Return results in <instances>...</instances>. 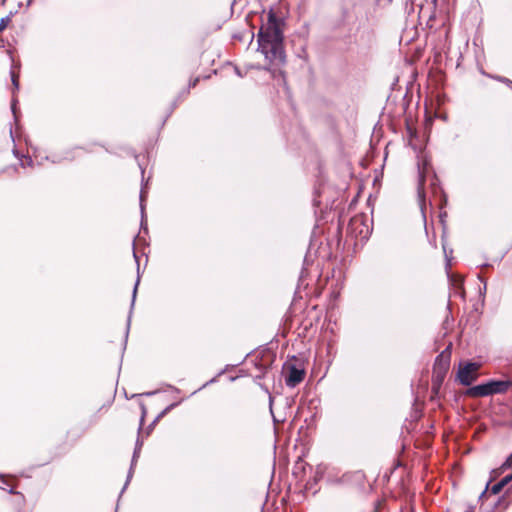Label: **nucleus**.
I'll list each match as a JSON object with an SVG mask.
<instances>
[{"label": "nucleus", "mask_w": 512, "mask_h": 512, "mask_svg": "<svg viewBox=\"0 0 512 512\" xmlns=\"http://www.w3.org/2000/svg\"><path fill=\"white\" fill-rule=\"evenodd\" d=\"M12 82H13V85L16 89H18L19 87V82H18V78L17 76L15 75V73H12Z\"/></svg>", "instance_id": "nucleus-12"}, {"label": "nucleus", "mask_w": 512, "mask_h": 512, "mask_svg": "<svg viewBox=\"0 0 512 512\" xmlns=\"http://www.w3.org/2000/svg\"><path fill=\"white\" fill-rule=\"evenodd\" d=\"M417 167H418V174H419L417 194H418V199L420 202L421 209L423 210V206H424V202H425L424 182L429 173V168H430V161L423 152H421L418 155Z\"/></svg>", "instance_id": "nucleus-3"}, {"label": "nucleus", "mask_w": 512, "mask_h": 512, "mask_svg": "<svg viewBox=\"0 0 512 512\" xmlns=\"http://www.w3.org/2000/svg\"><path fill=\"white\" fill-rule=\"evenodd\" d=\"M512 386L510 380H492L484 384L473 386L467 394L471 397H484L506 392Z\"/></svg>", "instance_id": "nucleus-2"}, {"label": "nucleus", "mask_w": 512, "mask_h": 512, "mask_svg": "<svg viewBox=\"0 0 512 512\" xmlns=\"http://www.w3.org/2000/svg\"><path fill=\"white\" fill-rule=\"evenodd\" d=\"M137 282H139V280H138ZM137 286H138V283H136V285H135V287H134V290H133V299H132V302H134L135 297H136Z\"/></svg>", "instance_id": "nucleus-14"}, {"label": "nucleus", "mask_w": 512, "mask_h": 512, "mask_svg": "<svg viewBox=\"0 0 512 512\" xmlns=\"http://www.w3.org/2000/svg\"><path fill=\"white\" fill-rule=\"evenodd\" d=\"M510 466L509 464V461L507 460L500 468V470H505L506 468H508Z\"/></svg>", "instance_id": "nucleus-15"}, {"label": "nucleus", "mask_w": 512, "mask_h": 512, "mask_svg": "<svg viewBox=\"0 0 512 512\" xmlns=\"http://www.w3.org/2000/svg\"><path fill=\"white\" fill-rule=\"evenodd\" d=\"M15 107H16V101L13 100V102H12V110H13L14 114H15Z\"/></svg>", "instance_id": "nucleus-16"}, {"label": "nucleus", "mask_w": 512, "mask_h": 512, "mask_svg": "<svg viewBox=\"0 0 512 512\" xmlns=\"http://www.w3.org/2000/svg\"><path fill=\"white\" fill-rule=\"evenodd\" d=\"M479 369L480 364L476 362H468L460 365L457 379L462 385L469 386L477 379Z\"/></svg>", "instance_id": "nucleus-4"}, {"label": "nucleus", "mask_w": 512, "mask_h": 512, "mask_svg": "<svg viewBox=\"0 0 512 512\" xmlns=\"http://www.w3.org/2000/svg\"><path fill=\"white\" fill-rule=\"evenodd\" d=\"M9 22V17H4L0 20V32H2L8 26Z\"/></svg>", "instance_id": "nucleus-9"}, {"label": "nucleus", "mask_w": 512, "mask_h": 512, "mask_svg": "<svg viewBox=\"0 0 512 512\" xmlns=\"http://www.w3.org/2000/svg\"><path fill=\"white\" fill-rule=\"evenodd\" d=\"M141 446H142V442H140L138 439L137 444H136V449L134 451L133 459H135L137 457L138 451L140 450Z\"/></svg>", "instance_id": "nucleus-11"}, {"label": "nucleus", "mask_w": 512, "mask_h": 512, "mask_svg": "<svg viewBox=\"0 0 512 512\" xmlns=\"http://www.w3.org/2000/svg\"><path fill=\"white\" fill-rule=\"evenodd\" d=\"M450 364V354L446 353V351L442 352L439 356H437L435 364H434V373L439 378V381L442 380L446 371L449 368Z\"/></svg>", "instance_id": "nucleus-7"}, {"label": "nucleus", "mask_w": 512, "mask_h": 512, "mask_svg": "<svg viewBox=\"0 0 512 512\" xmlns=\"http://www.w3.org/2000/svg\"><path fill=\"white\" fill-rule=\"evenodd\" d=\"M376 2L379 5L387 6V5H390L393 2V0H376Z\"/></svg>", "instance_id": "nucleus-13"}, {"label": "nucleus", "mask_w": 512, "mask_h": 512, "mask_svg": "<svg viewBox=\"0 0 512 512\" xmlns=\"http://www.w3.org/2000/svg\"><path fill=\"white\" fill-rule=\"evenodd\" d=\"M504 488L503 486V483H501L500 481L496 484H494L492 487H491V493L492 494H498L501 492V490Z\"/></svg>", "instance_id": "nucleus-8"}, {"label": "nucleus", "mask_w": 512, "mask_h": 512, "mask_svg": "<svg viewBox=\"0 0 512 512\" xmlns=\"http://www.w3.org/2000/svg\"><path fill=\"white\" fill-rule=\"evenodd\" d=\"M512 481V473L509 475H506L504 478L500 480L501 483H503V486L505 487L508 483Z\"/></svg>", "instance_id": "nucleus-10"}, {"label": "nucleus", "mask_w": 512, "mask_h": 512, "mask_svg": "<svg viewBox=\"0 0 512 512\" xmlns=\"http://www.w3.org/2000/svg\"><path fill=\"white\" fill-rule=\"evenodd\" d=\"M197 81H198V79H196V80L193 82V84H192V85H193V86H195V85H196V83H197Z\"/></svg>", "instance_id": "nucleus-17"}, {"label": "nucleus", "mask_w": 512, "mask_h": 512, "mask_svg": "<svg viewBox=\"0 0 512 512\" xmlns=\"http://www.w3.org/2000/svg\"><path fill=\"white\" fill-rule=\"evenodd\" d=\"M349 230L356 238L367 239L371 233L370 226L365 222L362 216H356L351 219Z\"/></svg>", "instance_id": "nucleus-5"}, {"label": "nucleus", "mask_w": 512, "mask_h": 512, "mask_svg": "<svg viewBox=\"0 0 512 512\" xmlns=\"http://www.w3.org/2000/svg\"><path fill=\"white\" fill-rule=\"evenodd\" d=\"M305 376V371L301 368H297L294 365L289 366L288 372L285 377V383L288 387L294 388L300 382L303 381Z\"/></svg>", "instance_id": "nucleus-6"}, {"label": "nucleus", "mask_w": 512, "mask_h": 512, "mask_svg": "<svg viewBox=\"0 0 512 512\" xmlns=\"http://www.w3.org/2000/svg\"><path fill=\"white\" fill-rule=\"evenodd\" d=\"M273 18L269 15V24L258 33V50L270 64L280 65L285 61L283 35L278 25L271 22Z\"/></svg>", "instance_id": "nucleus-1"}]
</instances>
